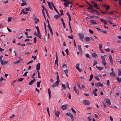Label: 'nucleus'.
<instances>
[{
  "instance_id": "1",
  "label": "nucleus",
  "mask_w": 121,
  "mask_h": 121,
  "mask_svg": "<svg viewBox=\"0 0 121 121\" xmlns=\"http://www.w3.org/2000/svg\"><path fill=\"white\" fill-rule=\"evenodd\" d=\"M83 102L84 105H90L91 103L90 101L87 100H84Z\"/></svg>"
},
{
  "instance_id": "2",
  "label": "nucleus",
  "mask_w": 121,
  "mask_h": 121,
  "mask_svg": "<svg viewBox=\"0 0 121 121\" xmlns=\"http://www.w3.org/2000/svg\"><path fill=\"white\" fill-rule=\"evenodd\" d=\"M67 106H68V105H62L61 106V108L63 110H64L68 108Z\"/></svg>"
},
{
  "instance_id": "3",
  "label": "nucleus",
  "mask_w": 121,
  "mask_h": 121,
  "mask_svg": "<svg viewBox=\"0 0 121 121\" xmlns=\"http://www.w3.org/2000/svg\"><path fill=\"white\" fill-rule=\"evenodd\" d=\"M78 49L79 51L80 54H82V50L81 48V46L80 45H78Z\"/></svg>"
},
{
  "instance_id": "4",
  "label": "nucleus",
  "mask_w": 121,
  "mask_h": 121,
  "mask_svg": "<svg viewBox=\"0 0 121 121\" xmlns=\"http://www.w3.org/2000/svg\"><path fill=\"white\" fill-rule=\"evenodd\" d=\"M79 64L77 63L76 64V65L75 66V67L78 70L79 72H80L82 71V70L80 69L79 68Z\"/></svg>"
},
{
  "instance_id": "5",
  "label": "nucleus",
  "mask_w": 121,
  "mask_h": 121,
  "mask_svg": "<svg viewBox=\"0 0 121 121\" xmlns=\"http://www.w3.org/2000/svg\"><path fill=\"white\" fill-rule=\"evenodd\" d=\"M0 61L2 65H3V64L4 65H5L7 64L8 62V60L4 62H3L2 60H0Z\"/></svg>"
},
{
  "instance_id": "6",
  "label": "nucleus",
  "mask_w": 121,
  "mask_h": 121,
  "mask_svg": "<svg viewBox=\"0 0 121 121\" xmlns=\"http://www.w3.org/2000/svg\"><path fill=\"white\" fill-rule=\"evenodd\" d=\"M78 35L80 39H83L84 37L83 34L81 33H79L78 34Z\"/></svg>"
},
{
  "instance_id": "7",
  "label": "nucleus",
  "mask_w": 121,
  "mask_h": 121,
  "mask_svg": "<svg viewBox=\"0 0 121 121\" xmlns=\"http://www.w3.org/2000/svg\"><path fill=\"white\" fill-rule=\"evenodd\" d=\"M110 61L111 65H113V61L112 59V57L111 55H110L109 56Z\"/></svg>"
},
{
  "instance_id": "8",
  "label": "nucleus",
  "mask_w": 121,
  "mask_h": 121,
  "mask_svg": "<svg viewBox=\"0 0 121 121\" xmlns=\"http://www.w3.org/2000/svg\"><path fill=\"white\" fill-rule=\"evenodd\" d=\"M22 59H20V60H18L17 61H16V62H14V63L13 64L14 65V64H18L20 62H22Z\"/></svg>"
},
{
  "instance_id": "9",
  "label": "nucleus",
  "mask_w": 121,
  "mask_h": 121,
  "mask_svg": "<svg viewBox=\"0 0 121 121\" xmlns=\"http://www.w3.org/2000/svg\"><path fill=\"white\" fill-rule=\"evenodd\" d=\"M40 64L39 63H38L36 65V70H39L40 69Z\"/></svg>"
},
{
  "instance_id": "10",
  "label": "nucleus",
  "mask_w": 121,
  "mask_h": 121,
  "mask_svg": "<svg viewBox=\"0 0 121 121\" xmlns=\"http://www.w3.org/2000/svg\"><path fill=\"white\" fill-rule=\"evenodd\" d=\"M73 89L76 94L78 95H79V91L77 89H76L75 86L73 87Z\"/></svg>"
},
{
  "instance_id": "11",
  "label": "nucleus",
  "mask_w": 121,
  "mask_h": 121,
  "mask_svg": "<svg viewBox=\"0 0 121 121\" xmlns=\"http://www.w3.org/2000/svg\"><path fill=\"white\" fill-rule=\"evenodd\" d=\"M51 4H52V6L54 8V10H55L56 11V12L58 13V14H59V12H58V11L56 9V8L55 6L54 5L53 3L52 2H51Z\"/></svg>"
},
{
  "instance_id": "12",
  "label": "nucleus",
  "mask_w": 121,
  "mask_h": 121,
  "mask_svg": "<svg viewBox=\"0 0 121 121\" xmlns=\"http://www.w3.org/2000/svg\"><path fill=\"white\" fill-rule=\"evenodd\" d=\"M34 19L35 21V24H37L38 22L39 21V19L38 18H36V16H35L34 18Z\"/></svg>"
},
{
  "instance_id": "13",
  "label": "nucleus",
  "mask_w": 121,
  "mask_h": 121,
  "mask_svg": "<svg viewBox=\"0 0 121 121\" xmlns=\"http://www.w3.org/2000/svg\"><path fill=\"white\" fill-rule=\"evenodd\" d=\"M35 81V79L34 78L32 80H31L29 83L28 84L29 85H32L33 82Z\"/></svg>"
},
{
  "instance_id": "14",
  "label": "nucleus",
  "mask_w": 121,
  "mask_h": 121,
  "mask_svg": "<svg viewBox=\"0 0 121 121\" xmlns=\"http://www.w3.org/2000/svg\"><path fill=\"white\" fill-rule=\"evenodd\" d=\"M97 89H95V90H94L93 91V93L94 94V95L95 96H97V95L96 93V92L97 91Z\"/></svg>"
},
{
  "instance_id": "15",
  "label": "nucleus",
  "mask_w": 121,
  "mask_h": 121,
  "mask_svg": "<svg viewBox=\"0 0 121 121\" xmlns=\"http://www.w3.org/2000/svg\"><path fill=\"white\" fill-rule=\"evenodd\" d=\"M48 93L49 96V99H50V97L51 96V92L49 88L48 89Z\"/></svg>"
},
{
  "instance_id": "16",
  "label": "nucleus",
  "mask_w": 121,
  "mask_h": 121,
  "mask_svg": "<svg viewBox=\"0 0 121 121\" xmlns=\"http://www.w3.org/2000/svg\"><path fill=\"white\" fill-rule=\"evenodd\" d=\"M61 15L60 14L59 15H56L54 16V17L56 19H57Z\"/></svg>"
},
{
  "instance_id": "17",
  "label": "nucleus",
  "mask_w": 121,
  "mask_h": 121,
  "mask_svg": "<svg viewBox=\"0 0 121 121\" xmlns=\"http://www.w3.org/2000/svg\"><path fill=\"white\" fill-rule=\"evenodd\" d=\"M31 8L30 7H28V8H26L25 9V10L26 11H30L31 10Z\"/></svg>"
},
{
  "instance_id": "18",
  "label": "nucleus",
  "mask_w": 121,
  "mask_h": 121,
  "mask_svg": "<svg viewBox=\"0 0 121 121\" xmlns=\"http://www.w3.org/2000/svg\"><path fill=\"white\" fill-rule=\"evenodd\" d=\"M87 42H89L90 41V38L89 37L87 36L85 38Z\"/></svg>"
},
{
  "instance_id": "19",
  "label": "nucleus",
  "mask_w": 121,
  "mask_h": 121,
  "mask_svg": "<svg viewBox=\"0 0 121 121\" xmlns=\"http://www.w3.org/2000/svg\"><path fill=\"white\" fill-rule=\"evenodd\" d=\"M105 101L106 103L108 104L109 105H111V103L110 100L108 99H106Z\"/></svg>"
},
{
  "instance_id": "20",
  "label": "nucleus",
  "mask_w": 121,
  "mask_h": 121,
  "mask_svg": "<svg viewBox=\"0 0 121 121\" xmlns=\"http://www.w3.org/2000/svg\"><path fill=\"white\" fill-rule=\"evenodd\" d=\"M48 4L49 6V7L50 9L52 10H53V8L52 7L51 5L50 4V3L48 1Z\"/></svg>"
},
{
  "instance_id": "21",
  "label": "nucleus",
  "mask_w": 121,
  "mask_h": 121,
  "mask_svg": "<svg viewBox=\"0 0 121 121\" xmlns=\"http://www.w3.org/2000/svg\"><path fill=\"white\" fill-rule=\"evenodd\" d=\"M90 22L93 24H95L97 23L94 20H91Z\"/></svg>"
},
{
  "instance_id": "22",
  "label": "nucleus",
  "mask_w": 121,
  "mask_h": 121,
  "mask_svg": "<svg viewBox=\"0 0 121 121\" xmlns=\"http://www.w3.org/2000/svg\"><path fill=\"white\" fill-rule=\"evenodd\" d=\"M66 65L63 63L62 64V67L65 69H67V67Z\"/></svg>"
},
{
  "instance_id": "23",
  "label": "nucleus",
  "mask_w": 121,
  "mask_h": 121,
  "mask_svg": "<svg viewBox=\"0 0 121 121\" xmlns=\"http://www.w3.org/2000/svg\"><path fill=\"white\" fill-rule=\"evenodd\" d=\"M118 76H121V69H118Z\"/></svg>"
},
{
  "instance_id": "24",
  "label": "nucleus",
  "mask_w": 121,
  "mask_h": 121,
  "mask_svg": "<svg viewBox=\"0 0 121 121\" xmlns=\"http://www.w3.org/2000/svg\"><path fill=\"white\" fill-rule=\"evenodd\" d=\"M62 86L63 87L62 89L64 90H65L66 89V86L65 84H62Z\"/></svg>"
},
{
  "instance_id": "25",
  "label": "nucleus",
  "mask_w": 121,
  "mask_h": 121,
  "mask_svg": "<svg viewBox=\"0 0 121 121\" xmlns=\"http://www.w3.org/2000/svg\"><path fill=\"white\" fill-rule=\"evenodd\" d=\"M12 18V17H9L8 18L7 21L9 22L11 21Z\"/></svg>"
},
{
  "instance_id": "26",
  "label": "nucleus",
  "mask_w": 121,
  "mask_h": 121,
  "mask_svg": "<svg viewBox=\"0 0 121 121\" xmlns=\"http://www.w3.org/2000/svg\"><path fill=\"white\" fill-rule=\"evenodd\" d=\"M21 4V6H23L24 5H26L27 4V3H26V2H22Z\"/></svg>"
},
{
  "instance_id": "27",
  "label": "nucleus",
  "mask_w": 121,
  "mask_h": 121,
  "mask_svg": "<svg viewBox=\"0 0 121 121\" xmlns=\"http://www.w3.org/2000/svg\"><path fill=\"white\" fill-rule=\"evenodd\" d=\"M93 77V76L92 74H91L90 75V77L89 79V81H91Z\"/></svg>"
},
{
  "instance_id": "28",
  "label": "nucleus",
  "mask_w": 121,
  "mask_h": 121,
  "mask_svg": "<svg viewBox=\"0 0 121 121\" xmlns=\"http://www.w3.org/2000/svg\"><path fill=\"white\" fill-rule=\"evenodd\" d=\"M92 56L94 58H96L97 57V55L95 53H93L92 54Z\"/></svg>"
},
{
  "instance_id": "29",
  "label": "nucleus",
  "mask_w": 121,
  "mask_h": 121,
  "mask_svg": "<svg viewBox=\"0 0 121 121\" xmlns=\"http://www.w3.org/2000/svg\"><path fill=\"white\" fill-rule=\"evenodd\" d=\"M65 7H69V5L68 4L64 2L63 4Z\"/></svg>"
},
{
  "instance_id": "30",
  "label": "nucleus",
  "mask_w": 121,
  "mask_h": 121,
  "mask_svg": "<svg viewBox=\"0 0 121 121\" xmlns=\"http://www.w3.org/2000/svg\"><path fill=\"white\" fill-rule=\"evenodd\" d=\"M41 82L40 81L39 82H37V85L38 87H39L40 86Z\"/></svg>"
},
{
  "instance_id": "31",
  "label": "nucleus",
  "mask_w": 121,
  "mask_h": 121,
  "mask_svg": "<svg viewBox=\"0 0 121 121\" xmlns=\"http://www.w3.org/2000/svg\"><path fill=\"white\" fill-rule=\"evenodd\" d=\"M24 79V78H20L19 79H18V81L19 82H21L22 81H23V80Z\"/></svg>"
},
{
  "instance_id": "32",
  "label": "nucleus",
  "mask_w": 121,
  "mask_h": 121,
  "mask_svg": "<svg viewBox=\"0 0 121 121\" xmlns=\"http://www.w3.org/2000/svg\"><path fill=\"white\" fill-rule=\"evenodd\" d=\"M38 34L37 35V36L40 39H41V34L40 32H39L38 33Z\"/></svg>"
},
{
  "instance_id": "33",
  "label": "nucleus",
  "mask_w": 121,
  "mask_h": 121,
  "mask_svg": "<svg viewBox=\"0 0 121 121\" xmlns=\"http://www.w3.org/2000/svg\"><path fill=\"white\" fill-rule=\"evenodd\" d=\"M117 79L119 82H121V78L119 79L118 77H117Z\"/></svg>"
},
{
  "instance_id": "34",
  "label": "nucleus",
  "mask_w": 121,
  "mask_h": 121,
  "mask_svg": "<svg viewBox=\"0 0 121 121\" xmlns=\"http://www.w3.org/2000/svg\"><path fill=\"white\" fill-rule=\"evenodd\" d=\"M92 11L90 12L91 13H92L93 14H94L95 13V12L96 11V10L94 9H92Z\"/></svg>"
},
{
  "instance_id": "35",
  "label": "nucleus",
  "mask_w": 121,
  "mask_h": 121,
  "mask_svg": "<svg viewBox=\"0 0 121 121\" xmlns=\"http://www.w3.org/2000/svg\"><path fill=\"white\" fill-rule=\"evenodd\" d=\"M101 56V59L105 61V57L103 56Z\"/></svg>"
},
{
  "instance_id": "36",
  "label": "nucleus",
  "mask_w": 121,
  "mask_h": 121,
  "mask_svg": "<svg viewBox=\"0 0 121 121\" xmlns=\"http://www.w3.org/2000/svg\"><path fill=\"white\" fill-rule=\"evenodd\" d=\"M97 64V61L94 60V63L93 65L94 66L96 65Z\"/></svg>"
},
{
  "instance_id": "37",
  "label": "nucleus",
  "mask_w": 121,
  "mask_h": 121,
  "mask_svg": "<svg viewBox=\"0 0 121 121\" xmlns=\"http://www.w3.org/2000/svg\"><path fill=\"white\" fill-rule=\"evenodd\" d=\"M36 29H37L38 33L40 32L39 27L38 26L35 27Z\"/></svg>"
},
{
  "instance_id": "38",
  "label": "nucleus",
  "mask_w": 121,
  "mask_h": 121,
  "mask_svg": "<svg viewBox=\"0 0 121 121\" xmlns=\"http://www.w3.org/2000/svg\"><path fill=\"white\" fill-rule=\"evenodd\" d=\"M88 119L89 121H91L92 119V118L90 116H89L88 117Z\"/></svg>"
},
{
  "instance_id": "39",
  "label": "nucleus",
  "mask_w": 121,
  "mask_h": 121,
  "mask_svg": "<svg viewBox=\"0 0 121 121\" xmlns=\"http://www.w3.org/2000/svg\"><path fill=\"white\" fill-rule=\"evenodd\" d=\"M98 84L101 87H103V84L101 83L100 82H98Z\"/></svg>"
},
{
  "instance_id": "40",
  "label": "nucleus",
  "mask_w": 121,
  "mask_h": 121,
  "mask_svg": "<svg viewBox=\"0 0 121 121\" xmlns=\"http://www.w3.org/2000/svg\"><path fill=\"white\" fill-rule=\"evenodd\" d=\"M103 69V67H99L98 69L99 71H101Z\"/></svg>"
},
{
  "instance_id": "41",
  "label": "nucleus",
  "mask_w": 121,
  "mask_h": 121,
  "mask_svg": "<svg viewBox=\"0 0 121 121\" xmlns=\"http://www.w3.org/2000/svg\"><path fill=\"white\" fill-rule=\"evenodd\" d=\"M60 81H56V82L55 83V84H56V85H57V86H58V84L59 83Z\"/></svg>"
},
{
  "instance_id": "42",
  "label": "nucleus",
  "mask_w": 121,
  "mask_h": 121,
  "mask_svg": "<svg viewBox=\"0 0 121 121\" xmlns=\"http://www.w3.org/2000/svg\"><path fill=\"white\" fill-rule=\"evenodd\" d=\"M25 12L24 10V9H23L21 10V12L20 13V14L21 15L22 13H24Z\"/></svg>"
},
{
  "instance_id": "43",
  "label": "nucleus",
  "mask_w": 121,
  "mask_h": 121,
  "mask_svg": "<svg viewBox=\"0 0 121 121\" xmlns=\"http://www.w3.org/2000/svg\"><path fill=\"white\" fill-rule=\"evenodd\" d=\"M86 57L87 58H91L88 54L87 53L86 54Z\"/></svg>"
},
{
  "instance_id": "44",
  "label": "nucleus",
  "mask_w": 121,
  "mask_h": 121,
  "mask_svg": "<svg viewBox=\"0 0 121 121\" xmlns=\"http://www.w3.org/2000/svg\"><path fill=\"white\" fill-rule=\"evenodd\" d=\"M94 6L95 8H96L97 7H98V4L96 3H95L94 5Z\"/></svg>"
},
{
  "instance_id": "45",
  "label": "nucleus",
  "mask_w": 121,
  "mask_h": 121,
  "mask_svg": "<svg viewBox=\"0 0 121 121\" xmlns=\"http://www.w3.org/2000/svg\"><path fill=\"white\" fill-rule=\"evenodd\" d=\"M68 38L71 39H73V35L68 36Z\"/></svg>"
},
{
  "instance_id": "46",
  "label": "nucleus",
  "mask_w": 121,
  "mask_h": 121,
  "mask_svg": "<svg viewBox=\"0 0 121 121\" xmlns=\"http://www.w3.org/2000/svg\"><path fill=\"white\" fill-rule=\"evenodd\" d=\"M66 85L67 86V87L69 89V90L70 89V88L69 87V83L68 82H67L66 83Z\"/></svg>"
},
{
  "instance_id": "47",
  "label": "nucleus",
  "mask_w": 121,
  "mask_h": 121,
  "mask_svg": "<svg viewBox=\"0 0 121 121\" xmlns=\"http://www.w3.org/2000/svg\"><path fill=\"white\" fill-rule=\"evenodd\" d=\"M102 64L104 65H106V62H105L104 61H102Z\"/></svg>"
},
{
  "instance_id": "48",
  "label": "nucleus",
  "mask_w": 121,
  "mask_h": 121,
  "mask_svg": "<svg viewBox=\"0 0 121 121\" xmlns=\"http://www.w3.org/2000/svg\"><path fill=\"white\" fill-rule=\"evenodd\" d=\"M34 43H36V37H35V38H34Z\"/></svg>"
},
{
  "instance_id": "49",
  "label": "nucleus",
  "mask_w": 121,
  "mask_h": 121,
  "mask_svg": "<svg viewBox=\"0 0 121 121\" xmlns=\"http://www.w3.org/2000/svg\"><path fill=\"white\" fill-rule=\"evenodd\" d=\"M57 63H58V58H56V60H55V64H56Z\"/></svg>"
},
{
  "instance_id": "50",
  "label": "nucleus",
  "mask_w": 121,
  "mask_h": 121,
  "mask_svg": "<svg viewBox=\"0 0 121 121\" xmlns=\"http://www.w3.org/2000/svg\"><path fill=\"white\" fill-rule=\"evenodd\" d=\"M106 8V11L108 10V9H109L110 8V6L109 5H108Z\"/></svg>"
},
{
  "instance_id": "51",
  "label": "nucleus",
  "mask_w": 121,
  "mask_h": 121,
  "mask_svg": "<svg viewBox=\"0 0 121 121\" xmlns=\"http://www.w3.org/2000/svg\"><path fill=\"white\" fill-rule=\"evenodd\" d=\"M99 48L100 49L102 47V44H100L99 45Z\"/></svg>"
},
{
  "instance_id": "52",
  "label": "nucleus",
  "mask_w": 121,
  "mask_h": 121,
  "mask_svg": "<svg viewBox=\"0 0 121 121\" xmlns=\"http://www.w3.org/2000/svg\"><path fill=\"white\" fill-rule=\"evenodd\" d=\"M17 81L16 80H15L12 82L11 83V85H14V83L16 82Z\"/></svg>"
},
{
  "instance_id": "53",
  "label": "nucleus",
  "mask_w": 121,
  "mask_h": 121,
  "mask_svg": "<svg viewBox=\"0 0 121 121\" xmlns=\"http://www.w3.org/2000/svg\"><path fill=\"white\" fill-rule=\"evenodd\" d=\"M89 31L92 34H93L94 33L93 31L92 30H91L90 29L89 30Z\"/></svg>"
},
{
  "instance_id": "54",
  "label": "nucleus",
  "mask_w": 121,
  "mask_h": 121,
  "mask_svg": "<svg viewBox=\"0 0 121 121\" xmlns=\"http://www.w3.org/2000/svg\"><path fill=\"white\" fill-rule=\"evenodd\" d=\"M95 78L96 79V80L98 81H99V78L97 76H95Z\"/></svg>"
},
{
  "instance_id": "55",
  "label": "nucleus",
  "mask_w": 121,
  "mask_h": 121,
  "mask_svg": "<svg viewBox=\"0 0 121 121\" xmlns=\"http://www.w3.org/2000/svg\"><path fill=\"white\" fill-rule=\"evenodd\" d=\"M72 111L73 112L75 113H76V112L74 110V109H73V108H71Z\"/></svg>"
},
{
  "instance_id": "56",
  "label": "nucleus",
  "mask_w": 121,
  "mask_h": 121,
  "mask_svg": "<svg viewBox=\"0 0 121 121\" xmlns=\"http://www.w3.org/2000/svg\"><path fill=\"white\" fill-rule=\"evenodd\" d=\"M3 80H5L3 78L1 77L0 79V82H1Z\"/></svg>"
},
{
  "instance_id": "57",
  "label": "nucleus",
  "mask_w": 121,
  "mask_h": 121,
  "mask_svg": "<svg viewBox=\"0 0 121 121\" xmlns=\"http://www.w3.org/2000/svg\"><path fill=\"white\" fill-rule=\"evenodd\" d=\"M99 20L101 22H104V21H105L104 19L102 18H101L99 19Z\"/></svg>"
},
{
  "instance_id": "58",
  "label": "nucleus",
  "mask_w": 121,
  "mask_h": 121,
  "mask_svg": "<svg viewBox=\"0 0 121 121\" xmlns=\"http://www.w3.org/2000/svg\"><path fill=\"white\" fill-rule=\"evenodd\" d=\"M68 97H69V99H70L71 98V96L70 94V93H68Z\"/></svg>"
},
{
  "instance_id": "59",
  "label": "nucleus",
  "mask_w": 121,
  "mask_h": 121,
  "mask_svg": "<svg viewBox=\"0 0 121 121\" xmlns=\"http://www.w3.org/2000/svg\"><path fill=\"white\" fill-rule=\"evenodd\" d=\"M66 69L64 71V72L65 73H67L68 72V70L67 69Z\"/></svg>"
},
{
  "instance_id": "60",
  "label": "nucleus",
  "mask_w": 121,
  "mask_h": 121,
  "mask_svg": "<svg viewBox=\"0 0 121 121\" xmlns=\"http://www.w3.org/2000/svg\"><path fill=\"white\" fill-rule=\"evenodd\" d=\"M52 86L53 87H56V86H58L57 85H56V84H55L54 83V84L53 85H52Z\"/></svg>"
},
{
  "instance_id": "61",
  "label": "nucleus",
  "mask_w": 121,
  "mask_h": 121,
  "mask_svg": "<svg viewBox=\"0 0 121 121\" xmlns=\"http://www.w3.org/2000/svg\"><path fill=\"white\" fill-rule=\"evenodd\" d=\"M109 80L107 81V85L108 86H109Z\"/></svg>"
},
{
  "instance_id": "62",
  "label": "nucleus",
  "mask_w": 121,
  "mask_h": 121,
  "mask_svg": "<svg viewBox=\"0 0 121 121\" xmlns=\"http://www.w3.org/2000/svg\"><path fill=\"white\" fill-rule=\"evenodd\" d=\"M28 73V72H26L23 75V76H25L26 75L27 73Z\"/></svg>"
},
{
  "instance_id": "63",
  "label": "nucleus",
  "mask_w": 121,
  "mask_h": 121,
  "mask_svg": "<svg viewBox=\"0 0 121 121\" xmlns=\"http://www.w3.org/2000/svg\"><path fill=\"white\" fill-rule=\"evenodd\" d=\"M7 29L9 32H12V31L11 30H10L9 28L7 27Z\"/></svg>"
},
{
  "instance_id": "64",
  "label": "nucleus",
  "mask_w": 121,
  "mask_h": 121,
  "mask_svg": "<svg viewBox=\"0 0 121 121\" xmlns=\"http://www.w3.org/2000/svg\"><path fill=\"white\" fill-rule=\"evenodd\" d=\"M105 50V51L107 52H109L110 51V49L109 48L106 49Z\"/></svg>"
}]
</instances>
